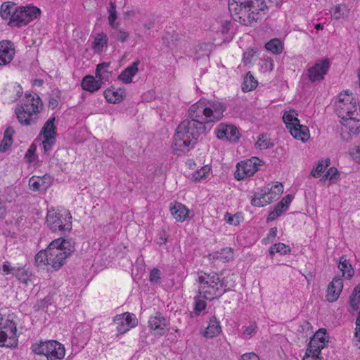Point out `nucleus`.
<instances>
[{
	"label": "nucleus",
	"instance_id": "63",
	"mask_svg": "<svg viewBox=\"0 0 360 360\" xmlns=\"http://www.w3.org/2000/svg\"><path fill=\"white\" fill-rule=\"evenodd\" d=\"M354 345L360 349V326L356 327V333L354 338Z\"/></svg>",
	"mask_w": 360,
	"mask_h": 360
},
{
	"label": "nucleus",
	"instance_id": "40",
	"mask_svg": "<svg viewBox=\"0 0 360 360\" xmlns=\"http://www.w3.org/2000/svg\"><path fill=\"white\" fill-rule=\"evenodd\" d=\"M13 276H15L20 282L27 285L28 282L30 281L32 274L24 268L18 267L15 273H13Z\"/></svg>",
	"mask_w": 360,
	"mask_h": 360
},
{
	"label": "nucleus",
	"instance_id": "13",
	"mask_svg": "<svg viewBox=\"0 0 360 360\" xmlns=\"http://www.w3.org/2000/svg\"><path fill=\"white\" fill-rule=\"evenodd\" d=\"M58 244V240H53L49 245V265L56 270L64 264L65 259L68 257L64 251L57 248Z\"/></svg>",
	"mask_w": 360,
	"mask_h": 360
},
{
	"label": "nucleus",
	"instance_id": "51",
	"mask_svg": "<svg viewBox=\"0 0 360 360\" xmlns=\"http://www.w3.org/2000/svg\"><path fill=\"white\" fill-rule=\"evenodd\" d=\"M117 32L115 33L114 37L119 41L124 42L129 38V34L128 32L124 31L122 29H119L117 27Z\"/></svg>",
	"mask_w": 360,
	"mask_h": 360
},
{
	"label": "nucleus",
	"instance_id": "10",
	"mask_svg": "<svg viewBox=\"0 0 360 360\" xmlns=\"http://www.w3.org/2000/svg\"><path fill=\"white\" fill-rule=\"evenodd\" d=\"M261 160L256 157L242 161L237 164V169L235 172V178L242 180L247 176H252L257 170Z\"/></svg>",
	"mask_w": 360,
	"mask_h": 360
},
{
	"label": "nucleus",
	"instance_id": "50",
	"mask_svg": "<svg viewBox=\"0 0 360 360\" xmlns=\"http://www.w3.org/2000/svg\"><path fill=\"white\" fill-rule=\"evenodd\" d=\"M210 168H207L206 166L202 167L200 169L195 171L192 176V179L194 181H200L204 177H205L206 174L209 172Z\"/></svg>",
	"mask_w": 360,
	"mask_h": 360
},
{
	"label": "nucleus",
	"instance_id": "38",
	"mask_svg": "<svg viewBox=\"0 0 360 360\" xmlns=\"http://www.w3.org/2000/svg\"><path fill=\"white\" fill-rule=\"evenodd\" d=\"M360 303V285H357L349 297V304L352 308L351 311H356L359 309Z\"/></svg>",
	"mask_w": 360,
	"mask_h": 360
},
{
	"label": "nucleus",
	"instance_id": "33",
	"mask_svg": "<svg viewBox=\"0 0 360 360\" xmlns=\"http://www.w3.org/2000/svg\"><path fill=\"white\" fill-rule=\"evenodd\" d=\"M15 4L12 1H6L1 4L0 15L4 20L11 19V15L15 10Z\"/></svg>",
	"mask_w": 360,
	"mask_h": 360
},
{
	"label": "nucleus",
	"instance_id": "60",
	"mask_svg": "<svg viewBox=\"0 0 360 360\" xmlns=\"http://www.w3.org/2000/svg\"><path fill=\"white\" fill-rule=\"evenodd\" d=\"M14 129L11 127H8L4 131V140L13 141V134H14Z\"/></svg>",
	"mask_w": 360,
	"mask_h": 360
},
{
	"label": "nucleus",
	"instance_id": "27",
	"mask_svg": "<svg viewBox=\"0 0 360 360\" xmlns=\"http://www.w3.org/2000/svg\"><path fill=\"white\" fill-rule=\"evenodd\" d=\"M210 259L219 260L222 262H228L233 258V251L231 248H225L220 251L214 252L209 255Z\"/></svg>",
	"mask_w": 360,
	"mask_h": 360
},
{
	"label": "nucleus",
	"instance_id": "9",
	"mask_svg": "<svg viewBox=\"0 0 360 360\" xmlns=\"http://www.w3.org/2000/svg\"><path fill=\"white\" fill-rule=\"evenodd\" d=\"M335 110L340 118L358 115L357 101L351 94H339Z\"/></svg>",
	"mask_w": 360,
	"mask_h": 360
},
{
	"label": "nucleus",
	"instance_id": "64",
	"mask_svg": "<svg viewBox=\"0 0 360 360\" xmlns=\"http://www.w3.org/2000/svg\"><path fill=\"white\" fill-rule=\"evenodd\" d=\"M319 354H307V352L306 351L305 356L303 357L302 360H321L319 356Z\"/></svg>",
	"mask_w": 360,
	"mask_h": 360
},
{
	"label": "nucleus",
	"instance_id": "37",
	"mask_svg": "<svg viewBox=\"0 0 360 360\" xmlns=\"http://www.w3.org/2000/svg\"><path fill=\"white\" fill-rule=\"evenodd\" d=\"M109 66L110 63L106 62H103L97 65L96 70V77L101 79V80H107L109 78L110 74V72L108 71Z\"/></svg>",
	"mask_w": 360,
	"mask_h": 360
},
{
	"label": "nucleus",
	"instance_id": "1",
	"mask_svg": "<svg viewBox=\"0 0 360 360\" xmlns=\"http://www.w3.org/2000/svg\"><path fill=\"white\" fill-rule=\"evenodd\" d=\"M226 105L218 100L200 99L188 110L187 117L177 127L174 136V153L181 155L188 152L206 131V125L224 117Z\"/></svg>",
	"mask_w": 360,
	"mask_h": 360
},
{
	"label": "nucleus",
	"instance_id": "28",
	"mask_svg": "<svg viewBox=\"0 0 360 360\" xmlns=\"http://www.w3.org/2000/svg\"><path fill=\"white\" fill-rule=\"evenodd\" d=\"M338 269L342 272V276L347 279H350L354 274V270L352 264L345 256L340 258Z\"/></svg>",
	"mask_w": 360,
	"mask_h": 360
},
{
	"label": "nucleus",
	"instance_id": "6",
	"mask_svg": "<svg viewBox=\"0 0 360 360\" xmlns=\"http://www.w3.org/2000/svg\"><path fill=\"white\" fill-rule=\"evenodd\" d=\"M72 216L67 210L56 212L54 210L48 211L46 223L53 232L65 234L72 229Z\"/></svg>",
	"mask_w": 360,
	"mask_h": 360
},
{
	"label": "nucleus",
	"instance_id": "59",
	"mask_svg": "<svg viewBox=\"0 0 360 360\" xmlns=\"http://www.w3.org/2000/svg\"><path fill=\"white\" fill-rule=\"evenodd\" d=\"M160 270L158 269H153L150 274V281L154 283H158L160 278Z\"/></svg>",
	"mask_w": 360,
	"mask_h": 360
},
{
	"label": "nucleus",
	"instance_id": "8",
	"mask_svg": "<svg viewBox=\"0 0 360 360\" xmlns=\"http://www.w3.org/2000/svg\"><path fill=\"white\" fill-rule=\"evenodd\" d=\"M17 327L11 315L0 313V346L10 347L16 341Z\"/></svg>",
	"mask_w": 360,
	"mask_h": 360
},
{
	"label": "nucleus",
	"instance_id": "54",
	"mask_svg": "<svg viewBox=\"0 0 360 360\" xmlns=\"http://www.w3.org/2000/svg\"><path fill=\"white\" fill-rule=\"evenodd\" d=\"M269 190L271 191V194H274L276 198H278L279 195L283 192V186L281 183H278L271 186Z\"/></svg>",
	"mask_w": 360,
	"mask_h": 360
},
{
	"label": "nucleus",
	"instance_id": "20",
	"mask_svg": "<svg viewBox=\"0 0 360 360\" xmlns=\"http://www.w3.org/2000/svg\"><path fill=\"white\" fill-rule=\"evenodd\" d=\"M104 96L109 103H120L125 97V90L124 89H115L111 86L104 91Z\"/></svg>",
	"mask_w": 360,
	"mask_h": 360
},
{
	"label": "nucleus",
	"instance_id": "24",
	"mask_svg": "<svg viewBox=\"0 0 360 360\" xmlns=\"http://www.w3.org/2000/svg\"><path fill=\"white\" fill-rule=\"evenodd\" d=\"M103 84L101 79H96L93 76L87 75L84 77L82 82V86L84 90L89 92L98 91Z\"/></svg>",
	"mask_w": 360,
	"mask_h": 360
},
{
	"label": "nucleus",
	"instance_id": "32",
	"mask_svg": "<svg viewBox=\"0 0 360 360\" xmlns=\"http://www.w3.org/2000/svg\"><path fill=\"white\" fill-rule=\"evenodd\" d=\"M257 86V81L255 79L250 72H248L244 77L242 84V90L244 92L250 91Z\"/></svg>",
	"mask_w": 360,
	"mask_h": 360
},
{
	"label": "nucleus",
	"instance_id": "15",
	"mask_svg": "<svg viewBox=\"0 0 360 360\" xmlns=\"http://www.w3.org/2000/svg\"><path fill=\"white\" fill-rule=\"evenodd\" d=\"M330 66L328 59H324L315 63L312 67L308 69V77L311 82L320 81L323 79L327 73Z\"/></svg>",
	"mask_w": 360,
	"mask_h": 360
},
{
	"label": "nucleus",
	"instance_id": "11",
	"mask_svg": "<svg viewBox=\"0 0 360 360\" xmlns=\"http://www.w3.org/2000/svg\"><path fill=\"white\" fill-rule=\"evenodd\" d=\"M357 115L342 118L343 127L341 129V136L344 140L349 141L352 136H356L360 133V120Z\"/></svg>",
	"mask_w": 360,
	"mask_h": 360
},
{
	"label": "nucleus",
	"instance_id": "58",
	"mask_svg": "<svg viewBox=\"0 0 360 360\" xmlns=\"http://www.w3.org/2000/svg\"><path fill=\"white\" fill-rule=\"evenodd\" d=\"M257 325L255 323H251L249 326L246 327L243 330V334L252 337L256 332Z\"/></svg>",
	"mask_w": 360,
	"mask_h": 360
},
{
	"label": "nucleus",
	"instance_id": "5",
	"mask_svg": "<svg viewBox=\"0 0 360 360\" xmlns=\"http://www.w3.org/2000/svg\"><path fill=\"white\" fill-rule=\"evenodd\" d=\"M33 353L44 355L46 360H62L65 354L64 346L56 340L40 341L32 345Z\"/></svg>",
	"mask_w": 360,
	"mask_h": 360
},
{
	"label": "nucleus",
	"instance_id": "31",
	"mask_svg": "<svg viewBox=\"0 0 360 360\" xmlns=\"http://www.w3.org/2000/svg\"><path fill=\"white\" fill-rule=\"evenodd\" d=\"M49 247L46 250L39 251L35 256V262L38 266L44 268L47 266V270L49 271Z\"/></svg>",
	"mask_w": 360,
	"mask_h": 360
},
{
	"label": "nucleus",
	"instance_id": "46",
	"mask_svg": "<svg viewBox=\"0 0 360 360\" xmlns=\"http://www.w3.org/2000/svg\"><path fill=\"white\" fill-rule=\"evenodd\" d=\"M124 323L127 325L126 327L128 328L129 330L131 328H134L137 326L138 321L135 315L129 312L122 314Z\"/></svg>",
	"mask_w": 360,
	"mask_h": 360
},
{
	"label": "nucleus",
	"instance_id": "21",
	"mask_svg": "<svg viewBox=\"0 0 360 360\" xmlns=\"http://www.w3.org/2000/svg\"><path fill=\"white\" fill-rule=\"evenodd\" d=\"M289 131L295 139L303 142L308 141L310 137L308 127L300 124V122H296V124L292 126V127L289 129Z\"/></svg>",
	"mask_w": 360,
	"mask_h": 360
},
{
	"label": "nucleus",
	"instance_id": "61",
	"mask_svg": "<svg viewBox=\"0 0 360 360\" xmlns=\"http://www.w3.org/2000/svg\"><path fill=\"white\" fill-rule=\"evenodd\" d=\"M240 360H259V358L255 353L250 352L243 354Z\"/></svg>",
	"mask_w": 360,
	"mask_h": 360
},
{
	"label": "nucleus",
	"instance_id": "52",
	"mask_svg": "<svg viewBox=\"0 0 360 360\" xmlns=\"http://www.w3.org/2000/svg\"><path fill=\"white\" fill-rule=\"evenodd\" d=\"M329 175L330 183H335L340 177V173L337 168L332 167L326 172Z\"/></svg>",
	"mask_w": 360,
	"mask_h": 360
},
{
	"label": "nucleus",
	"instance_id": "30",
	"mask_svg": "<svg viewBox=\"0 0 360 360\" xmlns=\"http://www.w3.org/2000/svg\"><path fill=\"white\" fill-rule=\"evenodd\" d=\"M349 12L348 7L344 4L336 5L330 10L332 18L335 20L347 17Z\"/></svg>",
	"mask_w": 360,
	"mask_h": 360
},
{
	"label": "nucleus",
	"instance_id": "55",
	"mask_svg": "<svg viewBox=\"0 0 360 360\" xmlns=\"http://www.w3.org/2000/svg\"><path fill=\"white\" fill-rule=\"evenodd\" d=\"M16 269L15 267H13L10 265V263L8 262H5L3 263L2 264V267H1V271L3 272L4 274H13V273H15V271H16Z\"/></svg>",
	"mask_w": 360,
	"mask_h": 360
},
{
	"label": "nucleus",
	"instance_id": "26",
	"mask_svg": "<svg viewBox=\"0 0 360 360\" xmlns=\"http://www.w3.org/2000/svg\"><path fill=\"white\" fill-rule=\"evenodd\" d=\"M271 202L269 195L266 193V188L262 189L260 193H255L251 199V205L255 207H264Z\"/></svg>",
	"mask_w": 360,
	"mask_h": 360
},
{
	"label": "nucleus",
	"instance_id": "43",
	"mask_svg": "<svg viewBox=\"0 0 360 360\" xmlns=\"http://www.w3.org/2000/svg\"><path fill=\"white\" fill-rule=\"evenodd\" d=\"M290 251V249L283 243L274 244L269 249V254L273 256L274 254L280 253L281 255H286Z\"/></svg>",
	"mask_w": 360,
	"mask_h": 360
},
{
	"label": "nucleus",
	"instance_id": "7",
	"mask_svg": "<svg viewBox=\"0 0 360 360\" xmlns=\"http://www.w3.org/2000/svg\"><path fill=\"white\" fill-rule=\"evenodd\" d=\"M41 13L39 8L35 6H17L13 10L8 25L20 27L27 25Z\"/></svg>",
	"mask_w": 360,
	"mask_h": 360
},
{
	"label": "nucleus",
	"instance_id": "36",
	"mask_svg": "<svg viewBox=\"0 0 360 360\" xmlns=\"http://www.w3.org/2000/svg\"><path fill=\"white\" fill-rule=\"evenodd\" d=\"M283 120L288 129L292 127V126H295L296 122H300V120L297 118V113H296L294 110L285 112L283 114Z\"/></svg>",
	"mask_w": 360,
	"mask_h": 360
},
{
	"label": "nucleus",
	"instance_id": "62",
	"mask_svg": "<svg viewBox=\"0 0 360 360\" xmlns=\"http://www.w3.org/2000/svg\"><path fill=\"white\" fill-rule=\"evenodd\" d=\"M13 141H8L3 139L0 144V151L6 152L12 145Z\"/></svg>",
	"mask_w": 360,
	"mask_h": 360
},
{
	"label": "nucleus",
	"instance_id": "4",
	"mask_svg": "<svg viewBox=\"0 0 360 360\" xmlns=\"http://www.w3.org/2000/svg\"><path fill=\"white\" fill-rule=\"evenodd\" d=\"M42 106L41 100L37 94L34 96L26 94L22 105L15 110V114L20 123L28 126L35 122L36 117H33V115L39 113Z\"/></svg>",
	"mask_w": 360,
	"mask_h": 360
},
{
	"label": "nucleus",
	"instance_id": "14",
	"mask_svg": "<svg viewBox=\"0 0 360 360\" xmlns=\"http://www.w3.org/2000/svg\"><path fill=\"white\" fill-rule=\"evenodd\" d=\"M217 137L221 140L236 142L239 139V131L232 124H219L215 129Z\"/></svg>",
	"mask_w": 360,
	"mask_h": 360
},
{
	"label": "nucleus",
	"instance_id": "39",
	"mask_svg": "<svg viewBox=\"0 0 360 360\" xmlns=\"http://www.w3.org/2000/svg\"><path fill=\"white\" fill-rule=\"evenodd\" d=\"M212 45L209 43H200L195 47L196 59L204 56L208 57L211 53Z\"/></svg>",
	"mask_w": 360,
	"mask_h": 360
},
{
	"label": "nucleus",
	"instance_id": "3",
	"mask_svg": "<svg viewBox=\"0 0 360 360\" xmlns=\"http://www.w3.org/2000/svg\"><path fill=\"white\" fill-rule=\"evenodd\" d=\"M198 293L207 300H213L231 290L235 286V281L230 277L220 278L215 272H201L198 277Z\"/></svg>",
	"mask_w": 360,
	"mask_h": 360
},
{
	"label": "nucleus",
	"instance_id": "17",
	"mask_svg": "<svg viewBox=\"0 0 360 360\" xmlns=\"http://www.w3.org/2000/svg\"><path fill=\"white\" fill-rule=\"evenodd\" d=\"M343 288L342 279L340 276H335L328 284L326 298L327 300L333 302L336 301Z\"/></svg>",
	"mask_w": 360,
	"mask_h": 360
},
{
	"label": "nucleus",
	"instance_id": "22",
	"mask_svg": "<svg viewBox=\"0 0 360 360\" xmlns=\"http://www.w3.org/2000/svg\"><path fill=\"white\" fill-rule=\"evenodd\" d=\"M140 64L139 60L134 62L130 66L124 69L118 76V79L124 84H129L132 82V77L138 72V66Z\"/></svg>",
	"mask_w": 360,
	"mask_h": 360
},
{
	"label": "nucleus",
	"instance_id": "48",
	"mask_svg": "<svg viewBox=\"0 0 360 360\" xmlns=\"http://www.w3.org/2000/svg\"><path fill=\"white\" fill-rule=\"evenodd\" d=\"M195 313L200 314V313L206 308L207 304L202 297L199 296V293L195 297Z\"/></svg>",
	"mask_w": 360,
	"mask_h": 360
},
{
	"label": "nucleus",
	"instance_id": "18",
	"mask_svg": "<svg viewBox=\"0 0 360 360\" xmlns=\"http://www.w3.org/2000/svg\"><path fill=\"white\" fill-rule=\"evenodd\" d=\"M51 177L49 175L32 176L29 180V186L33 191H44L51 185Z\"/></svg>",
	"mask_w": 360,
	"mask_h": 360
},
{
	"label": "nucleus",
	"instance_id": "47",
	"mask_svg": "<svg viewBox=\"0 0 360 360\" xmlns=\"http://www.w3.org/2000/svg\"><path fill=\"white\" fill-rule=\"evenodd\" d=\"M322 347L319 345V342L312 337L309 342L308 347L307 349V354H320Z\"/></svg>",
	"mask_w": 360,
	"mask_h": 360
},
{
	"label": "nucleus",
	"instance_id": "53",
	"mask_svg": "<svg viewBox=\"0 0 360 360\" xmlns=\"http://www.w3.org/2000/svg\"><path fill=\"white\" fill-rule=\"evenodd\" d=\"M59 91H53V94L50 96L49 101V105L52 108H55L58 105V101L60 100Z\"/></svg>",
	"mask_w": 360,
	"mask_h": 360
},
{
	"label": "nucleus",
	"instance_id": "23",
	"mask_svg": "<svg viewBox=\"0 0 360 360\" xmlns=\"http://www.w3.org/2000/svg\"><path fill=\"white\" fill-rule=\"evenodd\" d=\"M170 211L172 216L178 221H184L188 216L189 210L183 204L179 202H175L170 207Z\"/></svg>",
	"mask_w": 360,
	"mask_h": 360
},
{
	"label": "nucleus",
	"instance_id": "57",
	"mask_svg": "<svg viewBox=\"0 0 360 360\" xmlns=\"http://www.w3.org/2000/svg\"><path fill=\"white\" fill-rule=\"evenodd\" d=\"M139 14H141V11L139 9H132V10L124 12L123 13V18L125 20H128Z\"/></svg>",
	"mask_w": 360,
	"mask_h": 360
},
{
	"label": "nucleus",
	"instance_id": "12",
	"mask_svg": "<svg viewBox=\"0 0 360 360\" xmlns=\"http://www.w3.org/2000/svg\"><path fill=\"white\" fill-rule=\"evenodd\" d=\"M54 122L55 117L49 118L44 124L40 132V136H42L44 139L42 145L45 153H48L56 142V131Z\"/></svg>",
	"mask_w": 360,
	"mask_h": 360
},
{
	"label": "nucleus",
	"instance_id": "35",
	"mask_svg": "<svg viewBox=\"0 0 360 360\" xmlns=\"http://www.w3.org/2000/svg\"><path fill=\"white\" fill-rule=\"evenodd\" d=\"M108 13L109 14L108 20L110 26L112 29H117L119 23L115 22L117 18V12L116 11V6L114 2H110L109 6L108 7Z\"/></svg>",
	"mask_w": 360,
	"mask_h": 360
},
{
	"label": "nucleus",
	"instance_id": "29",
	"mask_svg": "<svg viewBox=\"0 0 360 360\" xmlns=\"http://www.w3.org/2000/svg\"><path fill=\"white\" fill-rule=\"evenodd\" d=\"M221 332L219 321H218L215 316L210 319L209 324L205 331V336L206 338H214Z\"/></svg>",
	"mask_w": 360,
	"mask_h": 360
},
{
	"label": "nucleus",
	"instance_id": "42",
	"mask_svg": "<svg viewBox=\"0 0 360 360\" xmlns=\"http://www.w3.org/2000/svg\"><path fill=\"white\" fill-rule=\"evenodd\" d=\"M329 165H330L329 159L322 160L317 164L316 167L312 169V171L311 172V175L316 178L320 176L321 174L325 171V169H326L327 167L329 166Z\"/></svg>",
	"mask_w": 360,
	"mask_h": 360
},
{
	"label": "nucleus",
	"instance_id": "49",
	"mask_svg": "<svg viewBox=\"0 0 360 360\" xmlns=\"http://www.w3.org/2000/svg\"><path fill=\"white\" fill-rule=\"evenodd\" d=\"M256 144L260 149H267L273 146L270 140L266 139L264 134L259 137Z\"/></svg>",
	"mask_w": 360,
	"mask_h": 360
},
{
	"label": "nucleus",
	"instance_id": "25",
	"mask_svg": "<svg viewBox=\"0 0 360 360\" xmlns=\"http://www.w3.org/2000/svg\"><path fill=\"white\" fill-rule=\"evenodd\" d=\"M108 37L104 32L96 34L94 40L91 44V49L95 53L100 54L103 52V48L108 46Z\"/></svg>",
	"mask_w": 360,
	"mask_h": 360
},
{
	"label": "nucleus",
	"instance_id": "41",
	"mask_svg": "<svg viewBox=\"0 0 360 360\" xmlns=\"http://www.w3.org/2000/svg\"><path fill=\"white\" fill-rule=\"evenodd\" d=\"M265 48L273 53L279 54L283 51V45L278 39H274L267 42Z\"/></svg>",
	"mask_w": 360,
	"mask_h": 360
},
{
	"label": "nucleus",
	"instance_id": "19",
	"mask_svg": "<svg viewBox=\"0 0 360 360\" xmlns=\"http://www.w3.org/2000/svg\"><path fill=\"white\" fill-rule=\"evenodd\" d=\"M168 325V321L161 314H156L155 316H150L148 320V326L160 335L165 333Z\"/></svg>",
	"mask_w": 360,
	"mask_h": 360
},
{
	"label": "nucleus",
	"instance_id": "34",
	"mask_svg": "<svg viewBox=\"0 0 360 360\" xmlns=\"http://www.w3.org/2000/svg\"><path fill=\"white\" fill-rule=\"evenodd\" d=\"M55 240H58V245H56L57 248H60L65 255L68 257L71 255V253L75 250V243L71 240H65L63 238H60L56 239Z\"/></svg>",
	"mask_w": 360,
	"mask_h": 360
},
{
	"label": "nucleus",
	"instance_id": "16",
	"mask_svg": "<svg viewBox=\"0 0 360 360\" xmlns=\"http://www.w3.org/2000/svg\"><path fill=\"white\" fill-rule=\"evenodd\" d=\"M15 54V50L13 42L8 40L0 41V65L9 64Z\"/></svg>",
	"mask_w": 360,
	"mask_h": 360
},
{
	"label": "nucleus",
	"instance_id": "44",
	"mask_svg": "<svg viewBox=\"0 0 360 360\" xmlns=\"http://www.w3.org/2000/svg\"><path fill=\"white\" fill-rule=\"evenodd\" d=\"M123 316L118 314L113 319L114 323L117 325V330L119 334H124L129 331L128 328L126 327L127 325L124 321Z\"/></svg>",
	"mask_w": 360,
	"mask_h": 360
},
{
	"label": "nucleus",
	"instance_id": "56",
	"mask_svg": "<svg viewBox=\"0 0 360 360\" xmlns=\"http://www.w3.org/2000/svg\"><path fill=\"white\" fill-rule=\"evenodd\" d=\"M37 147L34 144H32L27 151L26 152L25 157L28 159L30 162H32L35 158V151Z\"/></svg>",
	"mask_w": 360,
	"mask_h": 360
},
{
	"label": "nucleus",
	"instance_id": "45",
	"mask_svg": "<svg viewBox=\"0 0 360 360\" xmlns=\"http://www.w3.org/2000/svg\"><path fill=\"white\" fill-rule=\"evenodd\" d=\"M319 342V345L323 349L328 342L326 337V330L325 328H321L313 336Z\"/></svg>",
	"mask_w": 360,
	"mask_h": 360
},
{
	"label": "nucleus",
	"instance_id": "2",
	"mask_svg": "<svg viewBox=\"0 0 360 360\" xmlns=\"http://www.w3.org/2000/svg\"><path fill=\"white\" fill-rule=\"evenodd\" d=\"M229 10L235 21L253 26L268 12L265 0H229Z\"/></svg>",
	"mask_w": 360,
	"mask_h": 360
}]
</instances>
